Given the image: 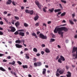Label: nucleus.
I'll return each mask as SVG.
<instances>
[{"mask_svg": "<svg viewBox=\"0 0 77 77\" xmlns=\"http://www.w3.org/2000/svg\"><path fill=\"white\" fill-rule=\"evenodd\" d=\"M68 30V29L66 28V27H61L60 28H57L56 27L54 30V33H57L58 32V33L59 35H61V36L62 38H63V32H62L63 30L64 31V32H66Z\"/></svg>", "mask_w": 77, "mask_h": 77, "instance_id": "nucleus-1", "label": "nucleus"}, {"mask_svg": "<svg viewBox=\"0 0 77 77\" xmlns=\"http://www.w3.org/2000/svg\"><path fill=\"white\" fill-rule=\"evenodd\" d=\"M73 57H75V58H77V47H74L72 51Z\"/></svg>", "mask_w": 77, "mask_h": 77, "instance_id": "nucleus-2", "label": "nucleus"}, {"mask_svg": "<svg viewBox=\"0 0 77 77\" xmlns=\"http://www.w3.org/2000/svg\"><path fill=\"white\" fill-rule=\"evenodd\" d=\"M61 60H62V61H65V58H64V57H63L61 55L60 56V58L58 60V61L59 63H62Z\"/></svg>", "mask_w": 77, "mask_h": 77, "instance_id": "nucleus-3", "label": "nucleus"}, {"mask_svg": "<svg viewBox=\"0 0 77 77\" xmlns=\"http://www.w3.org/2000/svg\"><path fill=\"white\" fill-rule=\"evenodd\" d=\"M41 65H42V63L41 62H38L36 63L35 62L34 63V65L35 66V67L40 66Z\"/></svg>", "mask_w": 77, "mask_h": 77, "instance_id": "nucleus-4", "label": "nucleus"}, {"mask_svg": "<svg viewBox=\"0 0 77 77\" xmlns=\"http://www.w3.org/2000/svg\"><path fill=\"white\" fill-rule=\"evenodd\" d=\"M39 36L40 38H42V39H47V37L46 36L42 34V33L40 34Z\"/></svg>", "mask_w": 77, "mask_h": 77, "instance_id": "nucleus-5", "label": "nucleus"}, {"mask_svg": "<svg viewBox=\"0 0 77 77\" xmlns=\"http://www.w3.org/2000/svg\"><path fill=\"white\" fill-rule=\"evenodd\" d=\"M9 28L11 29V32H14L16 30L15 27L13 26H10L9 27Z\"/></svg>", "mask_w": 77, "mask_h": 77, "instance_id": "nucleus-6", "label": "nucleus"}, {"mask_svg": "<svg viewBox=\"0 0 77 77\" xmlns=\"http://www.w3.org/2000/svg\"><path fill=\"white\" fill-rule=\"evenodd\" d=\"M19 35H20V36H25V34H24V32H19Z\"/></svg>", "mask_w": 77, "mask_h": 77, "instance_id": "nucleus-7", "label": "nucleus"}, {"mask_svg": "<svg viewBox=\"0 0 77 77\" xmlns=\"http://www.w3.org/2000/svg\"><path fill=\"white\" fill-rule=\"evenodd\" d=\"M15 46L17 48H22V45H20L18 44H16Z\"/></svg>", "mask_w": 77, "mask_h": 77, "instance_id": "nucleus-8", "label": "nucleus"}, {"mask_svg": "<svg viewBox=\"0 0 77 77\" xmlns=\"http://www.w3.org/2000/svg\"><path fill=\"white\" fill-rule=\"evenodd\" d=\"M11 3H12V1H11V0H8L6 4L7 5H11Z\"/></svg>", "mask_w": 77, "mask_h": 77, "instance_id": "nucleus-9", "label": "nucleus"}, {"mask_svg": "<svg viewBox=\"0 0 77 77\" xmlns=\"http://www.w3.org/2000/svg\"><path fill=\"white\" fill-rule=\"evenodd\" d=\"M32 36H35V38H38V36H37V35L35 34V32H33L32 33Z\"/></svg>", "mask_w": 77, "mask_h": 77, "instance_id": "nucleus-10", "label": "nucleus"}, {"mask_svg": "<svg viewBox=\"0 0 77 77\" xmlns=\"http://www.w3.org/2000/svg\"><path fill=\"white\" fill-rule=\"evenodd\" d=\"M48 11H49L50 13H52L53 11H54V8H52L51 9H49L48 10Z\"/></svg>", "mask_w": 77, "mask_h": 77, "instance_id": "nucleus-11", "label": "nucleus"}, {"mask_svg": "<svg viewBox=\"0 0 77 77\" xmlns=\"http://www.w3.org/2000/svg\"><path fill=\"white\" fill-rule=\"evenodd\" d=\"M64 72V70H61L59 71V73L60 74H62Z\"/></svg>", "mask_w": 77, "mask_h": 77, "instance_id": "nucleus-12", "label": "nucleus"}, {"mask_svg": "<svg viewBox=\"0 0 77 77\" xmlns=\"http://www.w3.org/2000/svg\"><path fill=\"white\" fill-rule=\"evenodd\" d=\"M20 25V23L18 21H17L16 23H15V25L17 27Z\"/></svg>", "mask_w": 77, "mask_h": 77, "instance_id": "nucleus-13", "label": "nucleus"}, {"mask_svg": "<svg viewBox=\"0 0 77 77\" xmlns=\"http://www.w3.org/2000/svg\"><path fill=\"white\" fill-rule=\"evenodd\" d=\"M38 18H39V16H36L34 18V20L35 21H36V20H38Z\"/></svg>", "mask_w": 77, "mask_h": 77, "instance_id": "nucleus-14", "label": "nucleus"}, {"mask_svg": "<svg viewBox=\"0 0 77 77\" xmlns=\"http://www.w3.org/2000/svg\"><path fill=\"white\" fill-rule=\"evenodd\" d=\"M60 11H61V9H55L54 10V12L55 13L58 12H60Z\"/></svg>", "mask_w": 77, "mask_h": 77, "instance_id": "nucleus-15", "label": "nucleus"}, {"mask_svg": "<svg viewBox=\"0 0 77 77\" xmlns=\"http://www.w3.org/2000/svg\"><path fill=\"white\" fill-rule=\"evenodd\" d=\"M15 61H13L12 63H9V65H15Z\"/></svg>", "mask_w": 77, "mask_h": 77, "instance_id": "nucleus-16", "label": "nucleus"}, {"mask_svg": "<svg viewBox=\"0 0 77 77\" xmlns=\"http://www.w3.org/2000/svg\"><path fill=\"white\" fill-rule=\"evenodd\" d=\"M71 77V73L69 72H68V77Z\"/></svg>", "mask_w": 77, "mask_h": 77, "instance_id": "nucleus-17", "label": "nucleus"}, {"mask_svg": "<svg viewBox=\"0 0 77 77\" xmlns=\"http://www.w3.org/2000/svg\"><path fill=\"white\" fill-rule=\"evenodd\" d=\"M26 56L25 58L26 59H29V58H30V57H29V55L28 54H25Z\"/></svg>", "mask_w": 77, "mask_h": 77, "instance_id": "nucleus-18", "label": "nucleus"}, {"mask_svg": "<svg viewBox=\"0 0 77 77\" xmlns=\"http://www.w3.org/2000/svg\"><path fill=\"white\" fill-rule=\"evenodd\" d=\"M29 14L30 15H32L33 14V10H29Z\"/></svg>", "mask_w": 77, "mask_h": 77, "instance_id": "nucleus-19", "label": "nucleus"}, {"mask_svg": "<svg viewBox=\"0 0 77 77\" xmlns=\"http://www.w3.org/2000/svg\"><path fill=\"white\" fill-rule=\"evenodd\" d=\"M43 71L42 72V74L43 75L45 74V73L46 72V69H43Z\"/></svg>", "mask_w": 77, "mask_h": 77, "instance_id": "nucleus-20", "label": "nucleus"}, {"mask_svg": "<svg viewBox=\"0 0 77 77\" xmlns=\"http://www.w3.org/2000/svg\"><path fill=\"white\" fill-rule=\"evenodd\" d=\"M55 41V39L53 38H51L50 39V42L51 43V42H54V41Z\"/></svg>", "mask_w": 77, "mask_h": 77, "instance_id": "nucleus-21", "label": "nucleus"}, {"mask_svg": "<svg viewBox=\"0 0 77 77\" xmlns=\"http://www.w3.org/2000/svg\"><path fill=\"white\" fill-rule=\"evenodd\" d=\"M0 70L2 71H6V70L2 67H0Z\"/></svg>", "mask_w": 77, "mask_h": 77, "instance_id": "nucleus-22", "label": "nucleus"}, {"mask_svg": "<svg viewBox=\"0 0 77 77\" xmlns=\"http://www.w3.org/2000/svg\"><path fill=\"white\" fill-rule=\"evenodd\" d=\"M69 22L70 24L72 25H74V22H73L72 20H69Z\"/></svg>", "mask_w": 77, "mask_h": 77, "instance_id": "nucleus-23", "label": "nucleus"}, {"mask_svg": "<svg viewBox=\"0 0 77 77\" xmlns=\"http://www.w3.org/2000/svg\"><path fill=\"white\" fill-rule=\"evenodd\" d=\"M22 67L23 68H24V69H25V68H28V67H27V65H23Z\"/></svg>", "mask_w": 77, "mask_h": 77, "instance_id": "nucleus-24", "label": "nucleus"}, {"mask_svg": "<svg viewBox=\"0 0 77 77\" xmlns=\"http://www.w3.org/2000/svg\"><path fill=\"white\" fill-rule=\"evenodd\" d=\"M16 43H18V44H20L21 43V41L19 40H17L15 41Z\"/></svg>", "mask_w": 77, "mask_h": 77, "instance_id": "nucleus-25", "label": "nucleus"}, {"mask_svg": "<svg viewBox=\"0 0 77 77\" xmlns=\"http://www.w3.org/2000/svg\"><path fill=\"white\" fill-rule=\"evenodd\" d=\"M46 53H50V50L48 48H46L45 50Z\"/></svg>", "mask_w": 77, "mask_h": 77, "instance_id": "nucleus-26", "label": "nucleus"}, {"mask_svg": "<svg viewBox=\"0 0 77 77\" xmlns=\"http://www.w3.org/2000/svg\"><path fill=\"white\" fill-rule=\"evenodd\" d=\"M66 14V13L64 12L63 13L61 14L60 15V16L61 17H63V16H65V15Z\"/></svg>", "mask_w": 77, "mask_h": 77, "instance_id": "nucleus-27", "label": "nucleus"}, {"mask_svg": "<svg viewBox=\"0 0 77 77\" xmlns=\"http://www.w3.org/2000/svg\"><path fill=\"white\" fill-rule=\"evenodd\" d=\"M35 2L36 5H38V4H39V2L38 1V0L35 1Z\"/></svg>", "mask_w": 77, "mask_h": 77, "instance_id": "nucleus-28", "label": "nucleus"}, {"mask_svg": "<svg viewBox=\"0 0 77 77\" xmlns=\"http://www.w3.org/2000/svg\"><path fill=\"white\" fill-rule=\"evenodd\" d=\"M24 26H25V27H28L29 26V25L26 23H24Z\"/></svg>", "mask_w": 77, "mask_h": 77, "instance_id": "nucleus-29", "label": "nucleus"}, {"mask_svg": "<svg viewBox=\"0 0 77 77\" xmlns=\"http://www.w3.org/2000/svg\"><path fill=\"white\" fill-rule=\"evenodd\" d=\"M33 51H34V52H35V53H37V52H38V50H37V49L36 48H34L33 49Z\"/></svg>", "mask_w": 77, "mask_h": 77, "instance_id": "nucleus-30", "label": "nucleus"}, {"mask_svg": "<svg viewBox=\"0 0 77 77\" xmlns=\"http://www.w3.org/2000/svg\"><path fill=\"white\" fill-rule=\"evenodd\" d=\"M12 4L14 5V6H16V4H15V2L14 1H13L12 2Z\"/></svg>", "mask_w": 77, "mask_h": 77, "instance_id": "nucleus-31", "label": "nucleus"}, {"mask_svg": "<svg viewBox=\"0 0 77 77\" xmlns=\"http://www.w3.org/2000/svg\"><path fill=\"white\" fill-rule=\"evenodd\" d=\"M29 11L30 10H29L26 9L25 10V12H26V13H27H27H28V14H29Z\"/></svg>", "mask_w": 77, "mask_h": 77, "instance_id": "nucleus-32", "label": "nucleus"}, {"mask_svg": "<svg viewBox=\"0 0 77 77\" xmlns=\"http://www.w3.org/2000/svg\"><path fill=\"white\" fill-rule=\"evenodd\" d=\"M15 18L16 20H20V18H19V17H17L15 16Z\"/></svg>", "mask_w": 77, "mask_h": 77, "instance_id": "nucleus-33", "label": "nucleus"}, {"mask_svg": "<svg viewBox=\"0 0 77 77\" xmlns=\"http://www.w3.org/2000/svg\"><path fill=\"white\" fill-rule=\"evenodd\" d=\"M14 35H18L19 34V33L18 32V31H16L14 33Z\"/></svg>", "mask_w": 77, "mask_h": 77, "instance_id": "nucleus-34", "label": "nucleus"}, {"mask_svg": "<svg viewBox=\"0 0 77 77\" xmlns=\"http://www.w3.org/2000/svg\"><path fill=\"white\" fill-rule=\"evenodd\" d=\"M61 2L63 3H66V2L65 1H64L63 0H61Z\"/></svg>", "mask_w": 77, "mask_h": 77, "instance_id": "nucleus-35", "label": "nucleus"}, {"mask_svg": "<svg viewBox=\"0 0 77 77\" xmlns=\"http://www.w3.org/2000/svg\"><path fill=\"white\" fill-rule=\"evenodd\" d=\"M35 26H39V23H36L35 24Z\"/></svg>", "mask_w": 77, "mask_h": 77, "instance_id": "nucleus-36", "label": "nucleus"}, {"mask_svg": "<svg viewBox=\"0 0 77 77\" xmlns=\"http://www.w3.org/2000/svg\"><path fill=\"white\" fill-rule=\"evenodd\" d=\"M72 17L73 18H74L75 17V13H74L72 15Z\"/></svg>", "mask_w": 77, "mask_h": 77, "instance_id": "nucleus-37", "label": "nucleus"}, {"mask_svg": "<svg viewBox=\"0 0 77 77\" xmlns=\"http://www.w3.org/2000/svg\"><path fill=\"white\" fill-rule=\"evenodd\" d=\"M18 32H24V29L19 30Z\"/></svg>", "mask_w": 77, "mask_h": 77, "instance_id": "nucleus-38", "label": "nucleus"}, {"mask_svg": "<svg viewBox=\"0 0 77 77\" xmlns=\"http://www.w3.org/2000/svg\"><path fill=\"white\" fill-rule=\"evenodd\" d=\"M17 63H18V64H19V65H22V63L20 61H18L17 62Z\"/></svg>", "mask_w": 77, "mask_h": 77, "instance_id": "nucleus-39", "label": "nucleus"}, {"mask_svg": "<svg viewBox=\"0 0 77 77\" xmlns=\"http://www.w3.org/2000/svg\"><path fill=\"white\" fill-rule=\"evenodd\" d=\"M20 42H23V44H24L25 42V40H24L22 39L21 40Z\"/></svg>", "mask_w": 77, "mask_h": 77, "instance_id": "nucleus-40", "label": "nucleus"}, {"mask_svg": "<svg viewBox=\"0 0 77 77\" xmlns=\"http://www.w3.org/2000/svg\"><path fill=\"white\" fill-rule=\"evenodd\" d=\"M3 19L4 20H5V21H6V23H8V20L6 18L4 17L3 18Z\"/></svg>", "mask_w": 77, "mask_h": 77, "instance_id": "nucleus-41", "label": "nucleus"}, {"mask_svg": "<svg viewBox=\"0 0 77 77\" xmlns=\"http://www.w3.org/2000/svg\"><path fill=\"white\" fill-rule=\"evenodd\" d=\"M33 60L35 61V62H36V60H37L36 59V58L35 57H34Z\"/></svg>", "mask_w": 77, "mask_h": 77, "instance_id": "nucleus-42", "label": "nucleus"}, {"mask_svg": "<svg viewBox=\"0 0 77 77\" xmlns=\"http://www.w3.org/2000/svg\"><path fill=\"white\" fill-rule=\"evenodd\" d=\"M11 23L12 24H13V25H14V24H15V22H14V21L12 20L11 21Z\"/></svg>", "mask_w": 77, "mask_h": 77, "instance_id": "nucleus-43", "label": "nucleus"}, {"mask_svg": "<svg viewBox=\"0 0 77 77\" xmlns=\"http://www.w3.org/2000/svg\"><path fill=\"white\" fill-rule=\"evenodd\" d=\"M56 76H57V77H58V76L60 75L59 74V73H58V72H57L56 74Z\"/></svg>", "mask_w": 77, "mask_h": 77, "instance_id": "nucleus-44", "label": "nucleus"}, {"mask_svg": "<svg viewBox=\"0 0 77 77\" xmlns=\"http://www.w3.org/2000/svg\"><path fill=\"white\" fill-rule=\"evenodd\" d=\"M42 9L44 12H46V10H45V9L44 8H43Z\"/></svg>", "mask_w": 77, "mask_h": 77, "instance_id": "nucleus-45", "label": "nucleus"}, {"mask_svg": "<svg viewBox=\"0 0 77 77\" xmlns=\"http://www.w3.org/2000/svg\"><path fill=\"white\" fill-rule=\"evenodd\" d=\"M0 24H1V25H3V22L2 21H0Z\"/></svg>", "mask_w": 77, "mask_h": 77, "instance_id": "nucleus-46", "label": "nucleus"}, {"mask_svg": "<svg viewBox=\"0 0 77 77\" xmlns=\"http://www.w3.org/2000/svg\"><path fill=\"white\" fill-rule=\"evenodd\" d=\"M3 33L2 31H0V35H3Z\"/></svg>", "mask_w": 77, "mask_h": 77, "instance_id": "nucleus-47", "label": "nucleus"}, {"mask_svg": "<svg viewBox=\"0 0 77 77\" xmlns=\"http://www.w3.org/2000/svg\"><path fill=\"white\" fill-rule=\"evenodd\" d=\"M4 56V54H0V57H2Z\"/></svg>", "mask_w": 77, "mask_h": 77, "instance_id": "nucleus-48", "label": "nucleus"}, {"mask_svg": "<svg viewBox=\"0 0 77 77\" xmlns=\"http://www.w3.org/2000/svg\"><path fill=\"white\" fill-rule=\"evenodd\" d=\"M37 5L38 7L39 8V9H41V8L39 7V4L38 5Z\"/></svg>", "mask_w": 77, "mask_h": 77, "instance_id": "nucleus-49", "label": "nucleus"}, {"mask_svg": "<svg viewBox=\"0 0 77 77\" xmlns=\"http://www.w3.org/2000/svg\"><path fill=\"white\" fill-rule=\"evenodd\" d=\"M3 13L4 14H8V12L6 11H5L3 12Z\"/></svg>", "mask_w": 77, "mask_h": 77, "instance_id": "nucleus-50", "label": "nucleus"}, {"mask_svg": "<svg viewBox=\"0 0 77 77\" xmlns=\"http://www.w3.org/2000/svg\"><path fill=\"white\" fill-rule=\"evenodd\" d=\"M43 26H45V27H47V25H46V24H45V23H43Z\"/></svg>", "mask_w": 77, "mask_h": 77, "instance_id": "nucleus-51", "label": "nucleus"}, {"mask_svg": "<svg viewBox=\"0 0 77 77\" xmlns=\"http://www.w3.org/2000/svg\"><path fill=\"white\" fill-rule=\"evenodd\" d=\"M50 2V0H46V3H48V2Z\"/></svg>", "mask_w": 77, "mask_h": 77, "instance_id": "nucleus-52", "label": "nucleus"}, {"mask_svg": "<svg viewBox=\"0 0 77 77\" xmlns=\"http://www.w3.org/2000/svg\"><path fill=\"white\" fill-rule=\"evenodd\" d=\"M14 11H15V12H18V10H17V9L15 8L14 9Z\"/></svg>", "mask_w": 77, "mask_h": 77, "instance_id": "nucleus-53", "label": "nucleus"}, {"mask_svg": "<svg viewBox=\"0 0 77 77\" xmlns=\"http://www.w3.org/2000/svg\"><path fill=\"white\" fill-rule=\"evenodd\" d=\"M41 53L43 55V54H44V52L43 51H42L41 52Z\"/></svg>", "mask_w": 77, "mask_h": 77, "instance_id": "nucleus-54", "label": "nucleus"}, {"mask_svg": "<svg viewBox=\"0 0 77 77\" xmlns=\"http://www.w3.org/2000/svg\"><path fill=\"white\" fill-rule=\"evenodd\" d=\"M3 62H7V60L5 59H4L3 60Z\"/></svg>", "mask_w": 77, "mask_h": 77, "instance_id": "nucleus-55", "label": "nucleus"}, {"mask_svg": "<svg viewBox=\"0 0 77 77\" xmlns=\"http://www.w3.org/2000/svg\"><path fill=\"white\" fill-rule=\"evenodd\" d=\"M7 58L8 59H10L11 58V56H9L7 57Z\"/></svg>", "mask_w": 77, "mask_h": 77, "instance_id": "nucleus-56", "label": "nucleus"}, {"mask_svg": "<svg viewBox=\"0 0 77 77\" xmlns=\"http://www.w3.org/2000/svg\"><path fill=\"white\" fill-rule=\"evenodd\" d=\"M51 23V21H48V24H50Z\"/></svg>", "mask_w": 77, "mask_h": 77, "instance_id": "nucleus-57", "label": "nucleus"}, {"mask_svg": "<svg viewBox=\"0 0 77 77\" xmlns=\"http://www.w3.org/2000/svg\"><path fill=\"white\" fill-rule=\"evenodd\" d=\"M73 21L75 22H77V20L75 19H73Z\"/></svg>", "mask_w": 77, "mask_h": 77, "instance_id": "nucleus-58", "label": "nucleus"}, {"mask_svg": "<svg viewBox=\"0 0 77 77\" xmlns=\"http://www.w3.org/2000/svg\"><path fill=\"white\" fill-rule=\"evenodd\" d=\"M36 55L37 56L39 57V56H40V54H36Z\"/></svg>", "mask_w": 77, "mask_h": 77, "instance_id": "nucleus-59", "label": "nucleus"}, {"mask_svg": "<svg viewBox=\"0 0 77 77\" xmlns=\"http://www.w3.org/2000/svg\"><path fill=\"white\" fill-rule=\"evenodd\" d=\"M28 50V49L27 48H25L24 49V51H27Z\"/></svg>", "mask_w": 77, "mask_h": 77, "instance_id": "nucleus-60", "label": "nucleus"}, {"mask_svg": "<svg viewBox=\"0 0 77 77\" xmlns=\"http://www.w3.org/2000/svg\"><path fill=\"white\" fill-rule=\"evenodd\" d=\"M40 32L39 31H38L37 32V35H38V34H39V33H40Z\"/></svg>", "mask_w": 77, "mask_h": 77, "instance_id": "nucleus-61", "label": "nucleus"}, {"mask_svg": "<svg viewBox=\"0 0 77 77\" xmlns=\"http://www.w3.org/2000/svg\"><path fill=\"white\" fill-rule=\"evenodd\" d=\"M59 58V56H57V57H56V60H57V59H58Z\"/></svg>", "mask_w": 77, "mask_h": 77, "instance_id": "nucleus-62", "label": "nucleus"}, {"mask_svg": "<svg viewBox=\"0 0 77 77\" xmlns=\"http://www.w3.org/2000/svg\"><path fill=\"white\" fill-rule=\"evenodd\" d=\"M28 77H32V75H30V74H29Z\"/></svg>", "mask_w": 77, "mask_h": 77, "instance_id": "nucleus-63", "label": "nucleus"}, {"mask_svg": "<svg viewBox=\"0 0 77 77\" xmlns=\"http://www.w3.org/2000/svg\"><path fill=\"white\" fill-rule=\"evenodd\" d=\"M75 38H77V35H75Z\"/></svg>", "mask_w": 77, "mask_h": 77, "instance_id": "nucleus-64", "label": "nucleus"}]
</instances>
